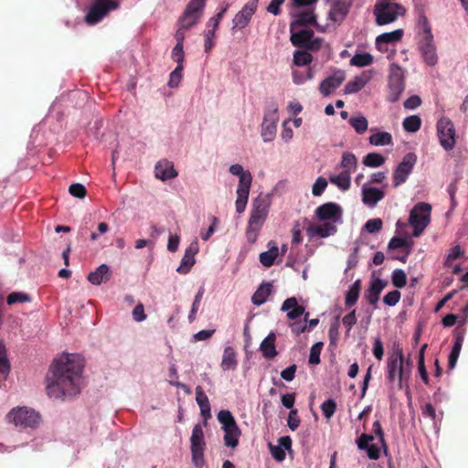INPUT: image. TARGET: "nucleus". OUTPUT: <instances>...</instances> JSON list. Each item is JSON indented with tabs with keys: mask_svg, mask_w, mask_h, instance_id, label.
Masks as SVG:
<instances>
[{
	"mask_svg": "<svg viewBox=\"0 0 468 468\" xmlns=\"http://www.w3.org/2000/svg\"><path fill=\"white\" fill-rule=\"evenodd\" d=\"M83 364L76 354L57 356L47 375L48 395L55 399H67L80 392L83 385Z\"/></svg>",
	"mask_w": 468,
	"mask_h": 468,
	"instance_id": "obj_1",
	"label": "nucleus"
},
{
	"mask_svg": "<svg viewBox=\"0 0 468 468\" xmlns=\"http://www.w3.org/2000/svg\"><path fill=\"white\" fill-rule=\"evenodd\" d=\"M315 216L322 223L308 227L306 231L310 238L324 239L333 236L337 231V226L343 222V209L335 202L319 206L315 210Z\"/></svg>",
	"mask_w": 468,
	"mask_h": 468,
	"instance_id": "obj_2",
	"label": "nucleus"
},
{
	"mask_svg": "<svg viewBox=\"0 0 468 468\" xmlns=\"http://www.w3.org/2000/svg\"><path fill=\"white\" fill-rule=\"evenodd\" d=\"M412 364L405 359L403 349L394 346L387 359V378L389 382H396L399 389H406L409 393V379L411 375Z\"/></svg>",
	"mask_w": 468,
	"mask_h": 468,
	"instance_id": "obj_3",
	"label": "nucleus"
},
{
	"mask_svg": "<svg viewBox=\"0 0 468 468\" xmlns=\"http://www.w3.org/2000/svg\"><path fill=\"white\" fill-rule=\"evenodd\" d=\"M271 201L268 197L259 196L252 202L250 215L246 228V239L254 244L269 215Z\"/></svg>",
	"mask_w": 468,
	"mask_h": 468,
	"instance_id": "obj_4",
	"label": "nucleus"
},
{
	"mask_svg": "<svg viewBox=\"0 0 468 468\" xmlns=\"http://www.w3.org/2000/svg\"><path fill=\"white\" fill-rule=\"evenodd\" d=\"M229 172L239 178L236 194L237 198L235 201L236 211L241 214L245 211L250 187L252 185V175L249 170H245L240 164H233L229 165Z\"/></svg>",
	"mask_w": 468,
	"mask_h": 468,
	"instance_id": "obj_5",
	"label": "nucleus"
},
{
	"mask_svg": "<svg viewBox=\"0 0 468 468\" xmlns=\"http://www.w3.org/2000/svg\"><path fill=\"white\" fill-rule=\"evenodd\" d=\"M5 420L20 430H34L39 426L41 416L30 407L17 406L9 410L5 416Z\"/></svg>",
	"mask_w": 468,
	"mask_h": 468,
	"instance_id": "obj_6",
	"label": "nucleus"
},
{
	"mask_svg": "<svg viewBox=\"0 0 468 468\" xmlns=\"http://www.w3.org/2000/svg\"><path fill=\"white\" fill-rule=\"evenodd\" d=\"M422 33L418 43V48L424 62L428 66H435L438 62L437 48L431 28L426 17H421Z\"/></svg>",
	"mask_w": 468,
	"mask_h": 468,
	"instance_id": "obj_7",
	"label": "nucleus"
},
{
	"mask_svg": "<svg viewBox=\"0 0 468 468\" xmlns=\"http://www.w3.org/2000/svg\"><path fill=\"white\" fill-rule=\"evenodd\" d=\"M218 420L224 431L223 441L227 447L234 449L238 446L241 434L232 413L229 410H220L218 413Z\"/></svg>",
	"mask_w": 468,
	"mask_h": 468,
	"instance_id": "obj_8",
	"label": "nucleus"
},
{
	"mask_svg": "<svg viewBox=\"0 0 468 468\" xmlns=\"http://www.w3.org/2000/svg\"><path fill=\"white\" fill-rule=\"evenodd\" d=\"M405 14L402 5L387 0H378L374 8L376 23L379 26L391 24Z\"/></svg>",
	"mask_w": 468,
	"mask_h": 468,
	"instance_id": "obj_9",
	"label": "nucleus"
},
{
	"mask_svg": "<svg viewBox=\"0 0 468 468\" xmlns=\"http://www.w3.org/2000/svg\"><path fill=\"white\" fill-rule=\"evenodd\" d=\"M431 206L426 202L417 203L410 213L409 223L413 229V236L419 237L431 222Z\"/></svg>",
	"mask_w": 468,
	"mask_h": 468,
	"instance_id": "obj_10",
	"label": "nucleus"
},
{
	"mask_svg": "<svg viewBox=\"0 0 468 468\" xmlns=\"http://www.w3.org/2000/svg\"><path fill=\"white\" fill-rule=\"evenodd\" d=\"M279 122V106L277 102L271 101L265 111L261 123V135L265 143L272 142L277 133Z\"/></svg>",
	"mask_w": 468,
	"mask_h": 468,
	"instance_id": "obj_11",
	"label": "nucleus"
},
{
	"mask_svg": "<svg viewBox=\"0 0 468 468\" xmlns=\"http://www.w3.org/2000/svg\"><path fill=\"white\" fill-rule=\"evenodd\" d=\"M205 446L206 442L203 428L200 424H197L194 426L190 437L192 463L197 468H202L205 464Z\"/></svg>",
	"mask_w": 468,
	"mask_h": 468,
	"instance_id": "obj_12",
	"label": "nucleus"
},
{
	"mask_svg": "<svg viewBox=\"0 0 468 468\" xmlns=\"http://www.w3.org/2000/svg\"><path fill=\"white\" fill-rule=\"evenodd\" d=\"M436 128L441 147L446 151L452 150L456 144V133L452 122L448 117L442 116L438 120Z\"/></svg>",
	"mask_w": 468,
	"mask_h": 468,
	"instance_id": "obj_13",
	"label": "nucleus"
},
{
	"mask_svg": "<svg viewBox=\"0 0 468 468\" xmlns=\"http://www.w3.org/2000/svg\"><path fill=\"white\" fill-rule=\"evenodd\" d=\"M118 6L119 5L115 0H93L85 20L90 25H95L105 17L110 11L117 9Z\"/></svg>",
	"mask_w": 468,
	"mask_h": 468,
	"instance_id": "obj_14",
	"label": "nucleus"
},
{
	"mask_svg": "<svg viewBox=\"0 0 468 468\" xmlns=\"http://www.w3.org/2000/svg\"><path fill=\"white\" fill-rule=\"evenodd\" d=\"M291 32V42L295 47L304 48L310 50H318L324 44V39L315 37L314 32L309 29H301L295 31V27Z\"/></svg>",
	"mask_w": 468,
	"mask_h": 468,
	"instance_id": "obj_15",
	"label": "nucleus"
},
{
	"mask_svg": "<svg viewBox=\"0 0 468 468\" xmlns=\"http://www.w3.org/2000/svg\"><path fill=\"white\" fill-rule=\"evenodd\" d=\"M405 73L401 67L396 63L390 65V73L388 80V101H397L405 89Z\"/></svg>",
	"mask_w": 468,
	"mask_h": 468,
	"instance_id": "obj_16",
	"label": "nucleus"
},
{
	"mask_svg": "<svg viewBox=\"0 0 468 468\" xmlns=\"http://www.w3.org/2000/svg\"><path fill=\"white\" fill-rule=\"evenodd\" d=\"M205 3L206 0H191L179 18L178 25L188 28L194 27L203 14Z\"/></svg>",
	"mask_w": 468,
	"mask_h": 468,
	"instance_id": "obj_17",
	"label": "nucleus"
},
{
	"mask_svg": "<svg viewBox=\"0 0 468 468\" xmlns=\"http://www.w3.org/2000/svg\"><path fill=\"white\" fill-rule=\"evenodd\" d=\"M417 157L414 154H407L402 161L397 165L393 173V184L397 187L404 183L409 176L410 175L415 164Z\"/></svg>",
	"mask_w": 468,
	"mask_h": 468,
	"instance_id": "obj_18",
	"label": "nucleus"
},
{
	"mask_svg": "<svg viewBox=\"0 0 468 468\" xmlns=\"http://www.w3.org/2000/svg\"><path fill=\"white\" fill-rule=\"evenodd\" d=\"M257 9V4L254 1H250L247 3L242 9L236 14L232 20V29H243L245 28L252 16L254 15Z\"/></svg>",
	"mask_w": 468,
	"mask_h": 468,
	"instance_id": "obj_19",
	"label": "nucleus"
},
{
	"mask_svg": "<svg viewBox=\"0 0 468 468\" xmlns=\"http://www.w3.org/2000/svg\"><path fill=\"white\" fill-rule=\"evenodd\" d=\"M403 29L380 34L376 38V48L380 52H388L389 47L399 42L403 37Z\"/></svg>",
	"mask_w": 468,
	"mask_h": 468,
	"instance_id": "obj_20",
	"label": "nucleus"
},
{
	"mask_svg": "<svg viewBox=\"0 0 468 468\" xmlns=\"http://www.w3.org/2000/svg\"><path fill=\"white\" fill-rule=\"evenodd\" d=\"M198 250V242L197 239H195L186 249L184 256L181 259L180 265L176 269L179 273L186 274L190 271L191 268L196 262L195 256Z\"/></svg>",
	"mask_w": 468,
	"mask_h": 468,
	"instance_id": "obj_21",
	"label": "nucleus"
},
{
	"mask_svg": "<svg viewBox=\"0 0 468 468\" xmlns=\"http://www.w3.org/2000/svg\"><path fill=\"white\" fill-rule=\"evenodd\" d=\"M292 13L293 21L290 25V31L297 26H304L308 24L315 23V15L314 13V7H302L294 8Z\"/></svg>",
	"mask_w": 468,
	"mask_h": 468,
	"instance_id": "obj_22",
	"label": "nucleus"
},
{
	"mask_svg": "<svg viewBox=\"0 0 468 468\" xmlns=\"http://www.w3.org/2000/svg\"><path fill=\"white\" fill-rule=\"evenodd\" d=\"M346 73L344 70H337L333 75L324 79L320 84V91L324 96L330 95L345 80Z\"/></svg>",
	"mask_w": 468,
	"mask_h": 468,
	"instance_id": "obj_23",
	"label": "nucleus"
},
{
	"mask_svg": "<svg viewBox=\"0 0 468 468\" xmlns=\"http://www.w3.org/2000/svg\"><path fill=\"white\" fill-rule=\"evenodd\" d=\"M362 202L368 207H375L384 198L385 192L379 188L364 185L361 190Z\"/></svg>",
	"mask_w": 468,
	"mask_h": 468,
	"instance_id": "obj_24",
	"label": "nucleus"
},
{
	"mask_svg": "<svg viewBox=\"0 0 468 468\" xmlns=\"http://www.w3.org/2000/svg\"><path fill=\"white\" fill-rule=\"evenodd\" d=\"M372 79V70H365L346 83V94H353L360 91Z\"/></svg>",
	"mask_w": 468,
	"mask_h": 468,
	"instance_id": "obj_25",
	"label": "nucleus"
},
{
	"mask_svg": "<svg viewBox=\"0 0 468 468\" xmlns=\"http://www.w3.org/2000/svg\"><path fill=\"white\" fill-rule=\"evenodd\" d=\"M281 311L286 313V316L290 320H296L306 314L304 307L298 303V300L295 297L287 298L282 303Z\"/></svg>",
	"mask_w": 468,
	"mask_h": 468,
	"instance_id": "obj_26",
	"label": "nucleus"
},
{
	"mask_svg": "<svg viewBox=\"0 0 468 468\" xmlns=\"http://www.w3.org/2000/svg\"><path fill=\"white\" fill-rule=\"evenodd\" d=\"M387 284L388 282L380 278H373L370 281L369 287L365 293V296L370 304L376 305L378 303L379 295Z\"/></svg>",
	"mask_w": 468,
	"mask_h": 468,
	"instance_id": "obj_27",
	"label": "nucleus"
},
{
	"mask_svg": "<svg viewBox=\"0 0 468 468\" xmlns=\"http://www.w3.org/2000/svg\"><path fill=\"white\" fill-rule=\"evenodd\" d=\"M154 175L156 178L162 181H167L176 177L178 174L172 162L162 160L155 165Z\"/></svg>",
	"mask_w": 468,
	"mask_h": 468,
	"instance_id": "obj_28",
	"label": "nucleus"
},
{
	"mask_svg": "<svg viewBox=\"0 0 468 468\" xmlns=\"http://www.w3.org/2000/svg\"><path fill=\"white\" fill-rule=\"evenodd\" d=\"M373 441V436L368 434H362L356 441L358 449L366 450L367 457L371 460H378L380 456V448L370 442Z\"/></svg>",
	"mask_w": 468,
	"mask_h": 468,
	"instance_id": "obj_29",
	"label": "nucleus"
},
{
	"mask_svg": "<svg viewBox=\"0 0 468 468\" xmlns=\"http://www.w3.org/2000/svg\"><path fill=\"white\" fill-rule=\"evenodd\" d=\"M268 446L272 457L278 462H282L285 459V451L292 447V440L289 436H283L278 440V445L270 442Z\"/></svg>",
	"mask_w": 468,
	"mask_h": 468,
	"instance_id": "obj_30",
	"label": "nucleus"
},
{
	"mask_svg": "<svg viewBox=\"0 0 468 468\" xmlns=\"http://www.w3.org/2000/svg\"><path fill=\"white\" fill-rule=\"evenodd\" d=\"M237 367V353L232 346H228L224 348L220 367L223 371H229L235 370Z\"/></svg>",
	"mask_w": 468,
	"mask_h": 468,
	"instance_id": "obj_31",
	"label": "nucleus"
},
{
	"mask_svg": "<svg viewBox=\"0 0 468 468\" xmlns=\"http://www.w3.org/2000/svg\"><path fill=\"white\" fill-rule=\"evenodd\" d=\"M111 278L110 267L107 264H101L95 271H91L89 276V282L93 285H101L107 282Z\"/></svg>",
	"mask_w": 468,
	"mask_h": 468,
	"instance_id": "obj_32",
	"label": "nucleus"
},
{
	"mask_svg": "<svg viewBox=\"0 0 468 468\" xmlns=\"http://www.w3.org/2000/svg\"><path fill=\"white\" fill-rule=\"evenodd\" d=\"M276 335L271 332L261 343L260 349L266 358H273L277 356L275 346Z\"/></svg>",
	"mask_w": 468,
	"mask_h": 468,
	"instance_id": "obj_33",
	"label": "nucleus"
},
{
	"mask_svg": "<svg viewBox=\"0 0 468 468\" xmlns=\"http://www.w3.org/2000/svg\"><path fill=\"white\" fill-rule=\"evenodd\" d=\"M196 392V401L197 405L199 406L201 415L205 419H208L211 416L210 413V403L208 400L207 396L203 391L202 388L200 386H197L195 389Z\"/></svg>",
	"mask_w": 468,
	"mask_h": 468,
	"instance_id": "obj_34",
	"label": "nucleus"
},
{
	"mask_svg": "<svg viewBox=\"0 0 468 468\" xmlns=\"http://www.w3.org/2000/svg\"><path fill=\"white\" fill-rule=\"evenodd\" d=\"M357 167V158L356 156L350 152H346L342 154L341 162L339 164V168L341 172L351 175L356 171Z\"/></svg>",
	"mask_w": 468,
	"mask_h": 468,
	"instance_id": "obj_35",
	"label": "nucleus"
},
{
	"mask_svg": "<svg viewBox=\"0 0 468 468\" xmlns=\"http://www.w3.org/2000/svg\"><path fill=\"white\" fill-rule=\"evenodd\" d=\"M271 289L272 285L270 282L261 284L251 297L252 303L257 306L263 304L271 293Z\"/></svg>",
	"mask_w": 468,
	"mask_h": 468,
	"instance_id": "obj_36",
	"label": "nucleus"
},
{
	"mask_svg": "<svg viewBox=\"0 0 468 468\" xmlns=\"http://www.w3.org/2000/svg\"><path fill=\"white\" fill-rule=\"evenodd\" d=\"M279 255V249L273 242H269V250L260 254V262L264 267H271L274 264L276 258Z\"/></svg>",
	"mask_w": 468,
	"mask_h": 468,
	"instance_id": "obj_37",
	"label": "nucleus"
},
{
	"mask_svg": "<svg viewBox=\"0 0 468 468\" xmlns=\"http://www.w3.org/2000/svg\"><path fill=\"white\" fill-rule=\"evenodd\" d=\"M329 182L342 191H347L351 186V175L340 172L329 176Z\"/></svg>",
	"mask_w": 468,
	"mask_h": 468,
	"instance_id": "obj_38",
	"label": "nucleus"
},
{
	"mask_svg": "<svg viewBox=\"0 0 468 468\" xmlns=\"http://www.w3.org/2000/svg\"><path fill=\"white\" fill-rule=\"evenodd\" d=\"M368 142L375 146H386L392 144V135L388 132H378L369 136Z\"/></svg>",
	"mask_w": 468,
	"mask_h": 468,
	"instance_id": "obj_39",
	"label": "nucleus"
},
{
	"mask_svg": "<svg viewBox=\"0 0 468 468\" xmlns=\"http://www.w3.org/2000/svg\"><path fill=\"white\" fill-rule=\"evenodd\" d=\"M463 343V335H457L455 338V341H454V345H453L452 351L450 353V356H449V367L451 369H453L457 364V360H458L460 353H461Z\"/></svg>",
	"mask_w": 468,
	"mask_h": 468,
	"instance_id": "obj_40",
	"label": "nucleus"
},
{
	"mask_svg": "<svg viewBox=\"0 0 468 468\" xmlns=\"http://www.w3.org/2000/svg\"><path fill=\"white\" fill-rule=\"evenodd\" d=\"M374 58L368 52L356 53L350 59V65L356 67H367L373 63Z\"/></svg>",
	"mask_w": 468,
	"mask_h": 468,
	"instance_id": "obj_41",
	"label": "nucleus"
},
{
	"mask_svg": "<svg viewBox=\"0 0 468 468\" xmlns=\"http://www.w3.org/2000/svg\"><path fill=\"white\" fill-rule=\"evenodd\" d=\"M361 291V283L359 280H356L352 283V285L349 287L346 295V304L347 306H353L360 294Z\"/></svg>",
	"mask_w": 468,
	"mask_h": 468,
	"instance_id": "obj_42",
	"label": "nucleus"
},
{
	"mask_svg": "<svg viewBox=\"0 0 468 468\" xmlns=\"http://www.w3.org/2000/svg\"><path fill=\"white\" fill-rule=\"evenodd\" d=\"M349 5L335 4L329 12V16L334 22L342 21L348 12Z\"/></svg>",
	"mask_w": 468,
	"mask_h": 468,
	"instance_id": "obj_43",
	"label": "nucleus"
},
{
	"mask_svg": "<svg viewBox=\"0 0 468 468\" xmlns=\"http://www.w3.org/2000/svg\"><path fill=\"white\" fill-rule=\"evenodd\" d=\"M314 77V70L313 68H307L304 71L293 70L292 71V81L296 85H303L307 80H312Z\"/></svg>",
	"mask_w": 468,
	"mask_h": 468,
	"instance_id": "obj_44",
	"label": "nucleus"
},
{
	"mask_svg": "<svg viewBox=\"0 0 468 468\" xmlns=\"http://www.w3.org/2000/svg\"><path fill=\"white\" fill-rule=\"evenodd\" d=\"M349 123L358 134H363L368 128V122L363 115L352 116L349 119Z\"/></svg>",
	"mask_w": 468,
	"mask_h": 468,
	"instance_id": "obj_45",
	"label": "nucleus"
},
{
	"mask_svg": "<svg viewBox=\"0 0 468 468\" xmlns=\"http://www.w3.org/2000/svg\"><path fill=\"white\" fill-rule=\"evenodd\" d=\"M386 161V158L378 153H369L363 158L364 165L371 168L381 166Z\"/></svg>",
	"mask_w": 468,
	"mask_h": 468,
	"instance_id": "obj_46",
	"label": "nucleus"
},
{
	"mask_svg": "<svg viewBox=\"0 0 468 468\" xmlns=\"http://www.w3.org/2000/svg\"><path fill=\"white\" fill-rule=\"evenodd\" d=\"M402 125L406 132L416 133L421 126V119L418 115H411L404 119Z\"/></svg>",
	"mask_w": 468,
	"mask_h": 468,
	"instance_id": "obj_47",
	"label": "nucleus"
},
{
	"mask_svg": "<svg viewBox=\"0 0 468 468\" xmlns=\"http://www.w3.org/2000/svg\"><path fill=\"white\" fill-rule=\"evenodd\" d=\"M30 301V296L24 292H13L6 298V303L13 305L15 303H22Z\"/></svg>",
	"mask_w": 468,
	"mask_h": 468,
	"instance_id": "obj_48",
	"label": "nucleus"
},
{
	"mask_svg": "<svg viewBox=\"0 0 468 468\" xmlns=\"http://www.w3.org/2000/svg\"><path fill=\"white\" fill-rule=\"evenodd\" d=\"M391 281L395 287L403 288L407 284L406 272L401 269H396L391 274Z\"/></svg>",
	"mask_w": 468,
	"mask_h": 468,
	"instance_id": "obj_49",
	"label": "nucleus"
},
{
	"mask_svg": "<svg viewBox=\"0 0 468 468\" xmlns=\"http://www.w3.org/2000/svg\"><path fill=\"white\" fill-rule=\"evenodd\" d=\"M184 66L176 65V69L170 73L168 86L172 89L177 88L182 80Z\"/></svg>",
	"mask_w": 468,
	"mask_h": 468,
	"instance_id": "obj_50",
	"label": "nucleus"
},
{
	"mask_svg": "<svg viewBox=\"0 0 468 468\" xmlns=\"http://www.w3.org/2000/svg\"><path fill=\"white\" fill-rule=\"evenodd\" d=\"M313 57L310 53L302 50H296L293 53V63L296 66H305L311 63Z\"/></svg>",
	"mask_w": 468,
	"mask_h": 468,
	"instance_id": "obj_51",
	"label": "nucleus"
},
{
	"mask_svg": "<svg viewBox=\"0 0 468 468\" xmlns=\"http://www.w3.org/2000/svg\"><path fill=\"white\" fill-rule=\"evenodd\" d=\"M217 29H218V27H207V29L204 33V37H205L204 48H205L206 52H209L214 46L213 39L215 37V33H216Z\"/></svg>",
	"mask_w": 468,
	"mask_h": 468,
	"instance_id": "obj_52",
	"label": "nucleus"
},
{
	"mask_svg": "<svg viewBox=\"0 0 468 468\" xmlns=\"http://www.w3.org/2000/svg\"><path fill=\"white\" fill-rule=\"evenodd\" d=\"M324 416L330 420L336 410V403L333 399H326L321 406Z\"/></svg>",
	"mask_w": 468,
	"mask_h": 468,
	"instance_id": "obj_53",
	"label": "nucleus"
},
{
	"mask_svg": "<svg viewBox=\"0 0 468 468\" xmlns=\"http://www.w3.org/2000/svg\"><path fill=\"white\" fill-rule=\"evenodd\" d=\"M308 317H309V313H306V314H304V322L293 321V322L290 323L289 326H290L292 332L295 335H299L307 330L306 323H307Z\"/></svg>",
	"mask_w": 468,
	"mask_h": 468,
	"instance_id": "obj_54",
	"label": "nucleus"
},
{
	"mask_svg": "<svg viewBox=\"0 0 468 468\" xmlns=\"http://www.w3.org/2000/svg\"><path fill=\"white\" fill-rule=\"evenodd\" d=\"M382 225L383 223L380 218H371L366 222L364 229L368 233L375 234L381 230Z\"/></svg>",
	"mask_w": 468,
	"mask_h": 468,
	"instance_id": "obj_55",
	"label": "nucleus"
},
{
	"mask_svg": "<svg viewBox=\"0 0 468 468\" xmlns=\"http://www.w3.org/2000/svg\"><path fill=\"white\" fill-rule=\"evenodd\" d=\"M327 185H328V182L324 177H323V176L318 177L312 186V194L314 197L321 196L324 193V191L325 190Z\"/></svg>",
	"mask_w": 468,
	"mask_h": 468,
	"instance_id": "obj_56",
	"label": "nucleus"
},
{
	"mask_svg": "<svg viewBox=\"0 0 468 468\" xmlns=\"http://www.w3.org/2000/svg\"><path fill=\"white\" fill-rule=\"evenodd\" d=\"M171 58L177 65L184 66L185 51L184 46L176 45L171 52Z\"/></svg>",
	"mask_w": 468,
	"mask_h": 468,
	"instance_id": "obj_57",
	"label": "nucleus"
},
{
	"mask_svg": "<svg viewBox=\"0 0 468 468\" xmlns=\"http://www.w3.org/2000/svg\"><path fill=\"white\" fill-rule=\"evenodd\" d=\"M323 343L318 342L315 343L310 350L309 356V363L313 365H317L320 363V354L322 350Z\"/></svg>",
	"mask_w": 468,
	"mask_h": 468,
	"instance_id": "obj_58",
	"label": "nucleus"
},
{
	"mask_svg": "<svg viewBox=\"0 0 468 468\" xmlns=\"http://www.w3.org/2000/svg\"><path fill=\"white\" fill-rule=\"evenodd\" d=\"M401 293L398 290L388 292L383 298V303L388 306H395L400 300Z\"/></svg>",
	"mask_w": 468,
	"mask_h": 468,
	"instance_id": "obj_59",
	"label": "nucleus"
},
{
	"mask_svg": "<svg viewBox=\"0 0 468 468\" xmlns=\"http://www.w3.org/2000/svg\"><path fill=\"white\" fill-rule=\"evenodd\" d=\"M69 192L71 196L78 198H84L87 194L85 186L80 183L70 185Z\"/></svg>",
	"mask_w": 468,
	"mask_h": 468,
	"instance_id": "obj_60",
	"label": "nucleus"
},
{
	"mask_svg": "<svg viewBox=\"0 0 468 468\" xmlns=\"http://www.w3.org/2000/svg\"><path fill=\"white\" fill-rule=\"evenodd\" d=\"M132 316L133 319L137 323L144 322L146 319L147 316L144 313V306L142 303H139L135 305L132 312Z\"/></svg>",
	"mask_w": 468,
	"mask_h": 468,
	"instance_id": "obj_61",
	"label": "nucleus"
},
{
	"mask_svg": "<svg viewBox=\"0 0 468 468\" xmlns=\"http://www.w3.org/2000/svg\"><path fill=\"white\" fill-rule=\"evenodd\" d=\"M202 296H203V291L200 290L197 293V295L195 297V300H194L193 304H192V308H191L189 315H188V320H189L190 323L194 322L195 319H196V314H197V312L198 310V307H199Z\"/></svg>",
	"mask_w": 468,
	"mask_h": 468,
	"instance_id": "obj_62",
	"label": "nucleus"
},
{
	"mask_svg": "<svg viewBox=\"0 0 468 468\" xmlns=\"http://www.w3.org/2000/svg\"><path fill=\"white\" fill-rule=\"evenodd\" d=\"M463 254V250H461L460 245H456L452 247L445 259V264L450 265L453 261H455L457 258H459Z\"/></svg>",
	"mask_w": 468,
	"mask_h": 468,
	"instance_id": "obj_63",
	"label": "nucleus"
},
{
	"mask_svg": "<svg viewBox=\"0 0 468 468\" xmlns=\"http://www.w3.org/2000/svg\"><path fill=\"white\" fill-rule=\"evenodd\" d=\"M372 352H373L374 356L378 361L382 360L383 356H384V347H383L382 341L379 337H377L374 340Z\"/></svg>",
	"mask_w": 468,
	"mask_h": 468,
	"instance_id": "obj_64",
	"label": "nucleus"
}]
</instances>
